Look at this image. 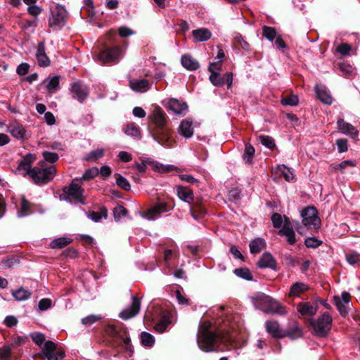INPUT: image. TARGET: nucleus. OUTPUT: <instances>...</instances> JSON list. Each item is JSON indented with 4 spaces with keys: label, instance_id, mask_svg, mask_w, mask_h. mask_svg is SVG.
Here are the masks:
<instances>
[{
    "label": "nucleus",
    "instance_id": "nucleus-1",
    "mask_svg": "<svg viewBox=\"0 0 360 360\" xmlns=\"http://www.w3.org/2000/svg\"><path fill=\"white\" fill-rule=\"evenodd\" d=\"M204 328H202L197 335V343L199 348L205 352H210L217 350V343L223 342L219 335L208 329L210 323H204Z\"/></svg>",
    "mask_w": 360,
    "mask_h": 360
},
{
    "label": "nucleus",
    "instance_id": "nucleus-2",
    "mask_svg": "<svg viewBox=\"0 0 360 360\" xmlns=\"http://www.w3.org/2000/svg\"><path fill=\"white\" fill-rule=\"evenodd\" d=\"M56 172L55 166H46V162L41 160L32 167L30 178L37 184H46L53 179Z\"/></svg>",
    "mask_w": 360,
    "mask_h": 360
},
{
    "label": "nucleus",
    "instance_id": "nucleus-3",
    "mask_svg": "<svg viewBox=\"0 0 360 360\" xmlns=\"http://www.w3.org/2000/svg\"><path fill=\"white\" fill-rule=\"evenodd\" d=\"M84 188H82L81 179H75L68 187L63 189L60 199L70 203L84 204Z\"/></svg>",
    "mask_w": 360,
    "mask_h": 360
},
{
    "label": "nucleus",
    "instance_id": "nucleus-4",
    "mask_svg": "<svg viewBox=\"0 0 360 360\" xmlns=\"http://www.w3.org/2000/svg\"><path fill=\"white\" fill-rule=\"evenodd\" d=\"M255 304L258 309L266 313L284 315L287 312L285 308L278 301L264 294L259 295Z\"/></svg>",
    "mask_w": 360,
    "mask_h": 360
},
{
    "label": "nucleus",
    "instance_id": "nucleus-5",
    "mask_svg": "<svg viewBox=\"0 0 360 360\" xmlns=\"http://www.w3.org/2000/svg\"><path fill=\"white\" fill-rule=\"evenodd\" d=\"M51 15L49 18V26L52 29L62 28L67 20L68 12L61 5L56 4L50 8Z\"/></svg>",
    "mask_w": 360,
    "mask_h": 360
},
{
    "label": "nucleus",
    "instance_id": "nucleus-6",
    "mask_svg": "<svg viewBox=\"0 0 360 360\" xmlns=\"http://www.w3.org/2000/svg\"><path fill=\"white\" fill-rule=\"evenodd\" d=\"M174 207V205L173 203L158 201L144 212L142 217L148 220L154 221L160 218L162 214L173 210Z\"/></svg>",
    "mask_w": 360,
    "mask_h": 360
},
{
    "label": "nucleus",
    "instance_id": "nucleus-7",
    "mask_svg": "<svg viewBox=\"0 0 360 360\" xmlns=\"http://www.w3.org/2000/svg\"><path fill=\"white\" fill-rule=\"evenodd\" d=\"M302 223L308 229L317 230L321 226L318 211L314 207H307L301 212Z\"/></svg>",
    "mask_w": 360,
    "mask_h": 360
},
{
    "label": "nucleus",
    "instance_id": "nucleus-8",
    "mask_svg": "<svg viewBox=\"0 0 360 360\" xmlns=\"http://www.w3.org/2000/svg\"><path fill=\"white\" fill-rule=\"evenodd\" d=\"M65 351L62 348L57 347L53 341L47 340L41 348V358L47 360H58L64 358Z\"/></svg>",
    "mask_w": 360,
    "mask_h": 360
},
{
    "label": "nucleus",
    "instance_id": "nucleus-9",
    "mask_svg": "<svg viewBox=\"0 0 360 360\" xmlns=\"http://www.w3.org/2000/svg\"><path fill=\"white\" fill-rule=\"evenodd\" d=\"M315 333L319 336H326L330 330L332 317L328 313H324L316 321L311 323Z\"/></svg>",
    "mask_w": 360,
    "mask_h": 360
},
{
    "label": "nucleus",
    "instance_id": "nucleus-10",
    "mask_svg": "<svg viewBox=\"0 0 360 360\" xmlns=\"http://www.w3.org/2000/svg\"><path fill=\"white\" fill-rule=\"evenodd\" d=\"M124 51L119 46L107 48L98 54V59L104 63H117L123 56Z\"/></svg>",
    "mask_w": 360,
    "mask_h": 360
},
{
    "label": "nucleus",
    "instance_id": "nucleus-11",
    "mask_svg": "<svg viewBox=\"0 0 360 360\" xmlns=\"http://www.w3.org/2000/svg\"><path fill=\"white\" fill-rule=\"evenodd\" d=\"M37 160L34 154L27 153L19 162L16 168V172L19 174L26 176L27 175L31 176L32 164Z\"/></svg>",
    "mask_w": 360,
    "mask_h": 360
},
{
    "label": "nucleus",
    "instance_id": "nucleus-12",
    "mask_svg": "<svg viewBox=\"0 0 360 360\" xmlns=\"http://www.w3.org/2000/svg\"><path fill=\"white\" fill-rule=\"evenodd\" d=\"M70 93L72 97L82 103L89 95L87 87L80 82H75L71 84Z\"/></svg>",
    "mask_w": 360,
    "mask_h": 360
},
{
    "label": "nucleus",
    "instance_id": "nucleus-13",
    "mask_svg": "<svg viewBox=\"0 0 360 360\" xmlns=\"http://www.w3.org/2000/svg\"><path fill=\"white\" fill-rule=\"evenodd\" d=\"M337 127L338 131L341 134L349 136L352 139H357L359 131L352 124L345 122L343 119H338Z\"/></svg>",
    "mask_w": 360,
    "mask_h": 360
},
{
    "label": "nucleus",
    "instance_id": "nucleus-14",
    "mask_svg": "<svg viewBox=\"0 0 360 360\" xmlns=\"http://www.w3.org/2000/svg\"><path fill=\"white\" fill-rule=\"evenodd\" d=\"M141 301L136 297H132L131 304L120 313V317L124 320L134 317L140 311Z\"/></svg>",
    "mask_w": 360,
    "mask_h": 360
},
{
    "label": "nucleus",
    "instance_id": "nucleus-15",
    "mask_svg": "<svg viewBox=\"0 0 360 360\" xmlns=\"http://www.w3.org/2000/svg\"><path fill=\"white\" fill-rule=\"evenodd\" d=\"M168 108L174 114L185 115L188 110V105L185 102L176 98H171L168 101Z\"/></svg>",
    "mask_w": 360,
    "mask_h": 360
},
{
    "label": "nucleus",
    "instance_id": "nucleus-16",
    "mask_svg": "<svg viewBox=\"0 0 360 360\" xmlns=\"http://www.w3.org/2000/svg\"><path fill=\"white\" fill-rule=\"evenodd\" d=\"M279 234L285 236L290 245H293L296 243L295 233L288 218H285V223L282 229H280Z\"/></svg>",
    "mask_w": 360,
    "mask_h": 360
},
{
    "label": "nucleus",
    "instance_id": "nucleus-17",
    "mask_svg": "<svg viewBox=\"0 0 360 360\" xmlns=\"http://www.w3.org/2000/svg\"><path fill=\"white\" fill-rule=\"evenodd\" d=\"M266 332L273 338L285 337V330H281L279 323L276 321H267L265 323Z\"/></svg>",
    "mask_w": 360,
    "mask_h": 360
},
{
    "label": "nucleus",
    "instance_id": "nucleus-18",
    "mask_svg": "<svg viewBox=\"0 0 360 360\" xmlns=\"http://www.w3.org/2000/svg\"><path fill=\"white\" fill-rule=\"evenodd\" d=\"M297 309L302 316H314L318 309L316 303L300 302L297 304Z\"/></svg>",
    "mask_w": 360,
    "mask_h": 360
},
{
    "label": "nucleus",
    "instance_id": "nucleus-19",
    "mask_svg": "<svg viewBox=\"0 0 360 360\" xmlns=\"http://www.w3.org/2000/svg\"><path fill=\"white\" fill-rule=\"evenodd\" d=\"M181 63L182 66L188 71H195L200 67L198 61L188 53L181 56Z\"/></svg>",
    "mask_w": 360,
    "mask_h": 360
},
{
    "label": "nucleus",
    "instance_id": "nucleus-20",
    "mask_svg": "<svg viewBox=\"0 0 360 360\" xmlns=\"http://www.w3.org/2000/svg\"><path fill=\"white\" fill-rule=\"evenodd\" d=\"M129 86L134 91L144 93L146 92L151 86L148 79H133L130 81Z\"/></svg>",
    "mask_w": 360,
    "mask_h": 360
},
{
    "label": "nucleus",
    "instance_id": "nucleus-21",
    "mask_svg": "<svg viewBox=\"0 0 360 360\" xmlns=\"http://www.w3.org/2000/svg\"><path fill=\"white\" fill-rule=\"evenodd\" d=\"M35 56L40 66L47 67L50 65V60L45 53V44L44 42L38 44Z\"/></svg>",
    "mask_w": 360,
    "mask_h": 360
},
{
    "label": "nucleus",
    "instance_id": "nucleus-22",
    "mask_svg": "<svg viewBox=\"0 0 360 360\" xmlns=\"http://www.w3.org/2000/svg\"><path fill=\"white\" fill-rule=\"evenodd\" d=\"M154 139L157 141L160 144L165 148H171L172 147V141L169 137V129H165L162 131H155V135L154 136Z\"/></svg>",
    "mask_w": 360,
    "mask_h": 360
},
{
    "label": "nucleus",
    "instance_id": "nucleus-23",
    "mask_svg": "<svg viewBox=\"0 0 360 360\" xmlns=\"http://www.w3.org/2000/svg\"><path fill=\"white\" fill-rule=\"evenodd\" d=\"M152 120L155 125V131H164L167 129L166 127V118L165 114L160 111H155L153 114Z\"/></svg>",
    "mask_w": 360,
    "mask_h": 360
},
{
    "label": "nucleus",
    "instance_id": "nucleus-24",
    "mask_svg": "<svg viewBox=\"0 0 360 360\" xmlns=\"http://www.w3.org/2000/svg\"><path fill=\"white\" fill-rule=\"evenodd\" d=\"M193 122L190 119L184 120L179 127V133L186 139L191 138L193 134Z\"/></svg>",
    "mask_w": 360,
    "mask_h": 360
},
{
    "label": "nucleus",
    "instance_id": "nucleus-25",
    "mask_svg": "<svg viewBox=\"0 0 360 360\" xmlns=\"http://www.w3.org/2000/svg\"><path fill=\"white\" fill-rule=\"evenodd\" d=\"M8 131L15 138L22 139L25 137V129L24 127L18 122H13L8 125Z\"/></svg>",
    "mask_w": 360,
    "mask_h": 360
},
{
    "label": "nucleus",
    "instance_id": "nucleus-26",
    "mask_svg": "<svg viewBox=\"0 0 360 360\" xmlns=\"http://www.w3.org/2000/svg\"><path fill=\"white\" fill-rule=\"evenodd\" d=\"M192 36L195 42H202L210 39L212 32L207 28H199L192 31Z\"/></svg>",
    "mask_w": 360,
    "mask_h": 360
},
{
    "label": "nucleus",
    "instance_id": "nucleus-27",
    "mask_svg": "<svg viewBox=\"0 0 360 360\" xmlns=\"http://www.w3.org/2000/svg\"><path fill=\"white\" fill-rule=\"evenodd\" d=\"M257 265L260 268H270L275 269L276 263L273 256L270 253L265 252L260 257L257 262Z\"/></svg>",
    "mask_w": 360,
    "mask_h": 360
},
{
    "label": "nucleus",
    "instance_id": "nucleus-28",
    "mask_svg": "<svg viewBox=\"0 0 360 360\" xmlns=\"http://www.w3.org/2000/svg\"><path fill=\"white\" fill-rule=\"evenodd\" d=\"M309 289L307 284L302 282H296L293 283L289 292L290 297H300L301 294L307 292Z\"/></svg>",
    "mask_w": 360,
    "mask_h": 360
},
{
    "label": "nucleus",
    "instance_id": "nucleus-29",
    "mask_svg": "<svg viewBox=\"0 0 360 360\" xmlns=\"http://www.w3.org/2000/svg\"><path fill=\"white\" fill-rule=\"evenodd\" d=\"M176 192L178 197L181 200L188 204L191 203L192 200H193V193L190 188L179 186L176 188Z\"/></svg>",
    "mask_w": 360,
    "mask_h": 360
},
{
    "label": "nucleus",
    "instance_id": "nucleus-30",
    "mask_svg": "<svg viewBox=\"0 0 360 360\" xmlns=\"http://www.w3.org/2000/svg\"><path fill=\"white\" fill-rule=\"evenodd\" d=\"M249 247L252 254H257L265 248L266 242L262 238H257L250 243Z\"/></svg>",
    "mask_w": 360,
    "mask_h": 360
},
{
    "label": "nucleus",
    "instance_id": "nucleus-31",
    "mask_svg": "<svg viewBox=\"0 0 360 360\" xmlns=\"http://www.w3.org/2000/svg\"><path fill=\"white\" fill-rule=\"evenodd\" d=\"M316 92L319 99L323 103L330 105L333 102V98L325 89L316 86Z\"/></svg>",
    "mask_w": 360,
    "mask_h": 360
},
{
    "label": "nucleus",
    "instance_id": "nucleus-32",
    "mask_svg": "<svg viewBox=\"0 0 360 360\" xmlns=\"http://www.w3.org/2000/svg\"><path fill=\"white\" fill-rule=\"evenodd\" d=\"M44 82L49 94L55 93L59 89V77L57 76H53L45 80Z\"/></svg>",
    "mask_w": 360,
    "mask_h": 360
},
{
    "label": "nucleus",
    "instance_id": "nucleus-33",
    "mask_svg": "<svg viewBox=\"0 0 360 360\" xmlns=\"http://www.w3.org/2000/svg\"><path fill=\"white\" fill-rule=\"evenodd\" d=\"M72 240L69 237H60L53 240L50 243V247L53 249H60L70 243H72Z\"/></svg>",
    "mask_w": 360,
    "mask_h": 360
},
{
    "label": "nucleus",
    "instance_id": "nucleus-34",
    "mask_svg": "<svg viewBox=\"0 0 360 360\" xmlns=\"http://www.w3.org/2000/svg\"><path fill=\"white\" fill-rule=\"evenodd\" d=\"M13 297L18 301H24L28 300L32 295V292L23 288L12 292Z\"/></svg>",
    "mask_w": 360,
    "mask_h": 360
},
{
    "label": "nucleus",
    "instance_id": "nucleus-35",
    "mask_svg": "<svg viewBox=\"0 0 360 360\" xmlns=\"http://www.w3.org/2000/svg\"><path fill=\"white\" fill-rule=\"evenodd\" d=\"M104 155V150L103 148H97L89 153L84 160L88 162H94L103 158Z\"/></svg>",
    "mask_w": 360,
    "mask_h": 360
},
{
    "label": "nucleus",
    "instance_id": "nucleus-36",
    "mask_svg": "<svg viewBox=\"0 0 360 360\" xmlns=\"http://www.w3.org/2000/svg\"><path fill=\"white\" fill-rule=\"evenodd\" d=\"M125 133L128 136L134 137V139H141V133L139 126L136 125L134 123H130L127 125L125 129Z\"/></svg>",
    "mask_w": 360,
    "mask_h": 360
},
{
    "label": "nucleus",
    "instance_id": "nucleus-37",
    "mask_svg": "<svg viewBox=\"0 0 360 360\" xmlns=\"http://www.w3.org/2000/svg\"><path fill=\"white\" fill-rule=\"evenodd\" d=\"M347 262L352 266H360V254L356 251H351L345 254Z\"/></svg>",
    "mask_w": 360,
    "mask_h": 360
},
{
    "label": "nucleus",
    "instance_id": "nucleus-38",
    "mask_svg": "<svg viewBox=\"0 0 360 360\" xmlns=\"http://www.w3.org/2000/svg\"><path fill=\"white\" fill-rule=\"evenodd\" d=\"M285 336L292 340L299 338L302 335V329L296 323H294L288 330L285 331Z\"/></svg>",
    "mask_w": 360,
    "mask_h": 360
},
{
    "label": "nucleus",
    "instance_id": "nucleus-39",
    "mask_svg": "<svg viewBox=\"0 0 360 360\" xmlns=\"http://www.w3.org/2000/svg\"><path fill=\"white\" fill-rule=\"evenodd\" d=\"M277 171L281 172L283 176L284 179L287 181H292L294 180V174L290 168L285 166L284 165H278L277 167Z\"/></svg>",
    "mask_w": 360,
    "mask_h": 360
},
{
    "label": "nucleus",
    "instance_id": "nucleus-40",
    "mask_svg": "<svg viewBox=\"0 0 360 360\" xmlns=\"http://www.w3.org/2000/svg\"><path fill=\"white\" fill-rule=\"evenodd\" d=\"M116 179V184L117 186L124 191H129L131 189V185L129 181L120 174H115Z\"/></svg>",
    "mask_w": 360,
    "mask_h": 360
},
{
    "label": "nucleus",
    "instance_id": "nucleus-41",
    "mask_svg": "<svg viewBox=\"0 0 360 360\" xmlns=\"http://www.w3.org/2000/svg\"><path fill=\"white\" fill-rule=\"evenodd\" d=\"M257 139L263 146L269 149L273 150L276 147L274 139L269 136L260 135Z\"/></svg>",
    "mask_w": 360,
    "mask_h": 360
},
{
    "label": "nucleus",
    "instance_id": "nucleus-42",
    "mask_svg": "<svg viewBox=\"0 0 360 360\" xmlns=\"http://www.w3.org/2000/svg\"><path fill=\"white\" fill-rule=\"evenodd\" d=\"M255 150L250 143H245V151L243 154V160L247 163H250L255 155Z\"/></svg>",
    "mask_w": 360,
    "mask_h": 360
},
{
    "label": "nucleus",
    "instance_id": "nucleus-43",
    "mask_svg": "<svg viewBox=\"0 0 360 360\" xmlns=\"http://www.w3.org/2000/svg\"><path fill=\"white\" fill-rule=\"evenodd\" d=\"M31 212L30 203L25 199L22 198L20 210L18 212V217H22L29 214Z\"/></svg>",
    "mask_w": 360,
    "mask_h": 360
},
{
    "label": "nucleus",
    "instance_id": "nucleus-44",
    "mask_svg": "<svg viewBox=\"0 0 360 360\" xmlns=\"http://www.w3.org/2000/svg\"><path fill=\"white\" fill-rule=\"evenodd\" d=\"M141 341L146 347H152L155 343V338L149 333L142 332L141 333Z\"/></svg>",
    "mask_w": 360,
    "mask_h": 360
},
{
    "label": "nucleus",
    "instance_id": "nucleus-45",
    "mask_svg": "<svg viewBox=\"0 0 360 360\" xmlns=\"http://www.w3.org/2000/svg\"><path fill=\"white\" fill-rule=\"evenodd\" d=\"M195 209H193L192 207L190 208V212L192 217L194 219L198 220L206 213V210L200 205H195Z\"/></svg>",
    "mask_w": 360,
    "mask_h": 360
},
{
    "label": "nucleus",
    "instance_id": "nucleus-46",
    "mask_svg": "<svg viewBox=\"0 0 360 360\" xmlns=\"http://www.w3.org/2000/svg\"><path fill=\"white\" fill-rule=\"evenodd\" d=\"M356 163L351 160H344L339 164L331 165L330 167L335 171H340L343 172L344 169L347 167H355Z\"/></svg>",
    "mask_w": 360,
    "mask_h": 360
},
{
    "label": "nucleus",
    "instance_id": "nucleus-47",
    "mask_svg": "<svg viewBox=\"0 0 360 360\" xmlns=\"http://www.w3.org/2000/svg\"><path fill=\"white\" fill-rule=\"evenodd\" d=\"M235 274L243 279L250 281L252 279V276L250 270L247 268H239L234 270Z\"/></svg>",
    "mask_w": 360,
    "mask_h": 360
},
{
    "label": "nucleus",
    "instance_id": "nucleus-48",
    "mask_svg": "<svg viewBox=\"0 0 360 360\" xmlns=\"http://www.w3.org/2000/svg\"><path fill=\"white\" fill-rule=\"evenodd\" d=\"M339 67L340 71L345 75V77H350L355 75L354 68L348 63H340Z\"/></svg>",
    "mask_w": 360,
    "mask_h": 360
},
{
    "label": "nucleus",
    "instance_id": "nucleus-49",
    "mask_svg": "<svg viewBox=\"0 0 360 360\" xmlns=\"http://www.w3.org/2000/svg\"><path fill=\"white\" fill-rule=\"evenodd\" d=\"M298 103H299L298 97H297V96L294 95V94L288 96L281 99V104L284 106H286V105L295 106V105H297L298 104Z\"/></svg>",
    "mask_w": 360,
    "mask_h": 360
},
{
    "label": "nucleus",
    "instance_id": "nucleus-50",
    "mask_svg": "<svg viewBox=\"0 0 360 360\" xmlns=\"http://www.w3.org/2000/svg\"><path fill=\"white\" fill-rule=\"evenodd\" d=\"M122 330L123 329H120L115 325H108L105 328V332L108 335L117 339L122 333Z\"/></svg>",
    "mask_w": 360,
    "mask_h": 360
},
{
    "label": "nucleus",
    "instance_id": "nucleus-51",
    "mask_svg": "<svg viewBox=\"0 0 360 360\" xmlns=\"http://www.w3.org/2000/svg\"><path fill=\"white\" fill-rule=\"evenodd\" d=\"M98 174L99 169L97 167H94L86 169L80 179L89 181L90 179H94L95 176H98Z\"/></svg>",
    "mask_w": 360,
    "mask_h": 360
},
{
    "label": "nucleus",
    "instance_id": "nucleus-52",
    "mask_svg": "<svg viewBox=\"0 0 360 360\" xmlns=\"http://www.w3.org/2000/svg\"><path fill=\"white\" fill-rule=\"evenodd\" d=\"M285 218L287 217L285 216L283 217L281 214L277 213L274 214L271 216V221L274 226L277 229H282L285 223Z\"/></svg>",
    "mask_w": 360,
    "mask_h": 360
},
{
    "label": "nucleus",
    "instance_id": "nucleus-53",
    "mask_svg": "<svg viewBox=\"0 0 360 360\" xmlns=\"http://www.w3.org/2000/svg\"><path fill=\"white\" fill-rule=\"evenodd\" d=\"M211 83L215 86H221L225 83V79L221 77L219 73H213L210 76Z\"/></svg>",
    "mask_w": 360,
    "mask_h": 360
},
{
    "label": "nucleus",
    "instance_id": "nucleus-54",
    "mask_svg": "<svg viewBox=\"0 0 360 360\" xmlns=\"http://www.w3.org/2000/svg\"><path fill=\"white\" fill-rule=\"evenodd\" d=\"M127 210L122 205H117L113 210L114 218L116 221H119L122 217L127 215Z\"/></svg>",
    "mask_w": 360,
    "mask_h": 360
},
{
    "label": "nucleus",
    "instance_id": "nucleus-55",
    "mask_svg": "<svg viewBox=\"0 0 360 360\" xmlns=\"http://www.w3.org/2000/svg\"><path fill=\"white\" fill-rule=\"evenodd\" d=\"M263 36L270 41H273L276 38V30L270 27L264 26L262 28Z\"/></svg>",
    "mask_w": 360,
    "mask_h": 360
},
{
    "label": "nucleus",
    "instance_id": "nucleus-56",
    "mask_svg": "<svg viewBox=\"0 0 360 360\" xmlns=\"http://www.w3.org/2000/svg\"><path fill=\"white\" fill-rule=\"evenodd\" d=\"M42 155L45 162L54 163L59 159L58 153L53 152L44 151Z\"/></svg>",
    "mask_w": 360,
    "mask_h": 360
},
{
    "label": "nucleus",
    "instance_id": "nucleus-57",
    "mask_svg": "<svg viewBox=\"0 0 360 360\" xmlns=\"http://www.w3.org/2000/svg\"><path fill=\"white\" fill-rule=\"evenodd\" d=\"M88 217L94 222H99L103 218L106 219L107 214L105 212H98L93 211L89 213Z\"/></svg>",
    "mask_w": 360,
    "mask_h": 360
},
{
    "label": "nucleus",
    "instance_id": "nucleus-58",
    "mask_svg": "<svg viewBox=\"0 0 360 360\" xmlns=\"http://www.w3.org/2000/svg\"><path fill=\"white\" fill-rule=\"evenodd\" d=\"M336 146L340 153H345L348 150V141L346 139H338L336 140Z\"/></svg>",
    "mask_w": 360,
    "mask_h": 360
},
{
    "label": "nucleus",
    "instance_id": "nucleus-59",
    "mask_svg": "<svg viewBox=\"0 0 360 360\" xmlns=\"http://www.w3.org/2000/svg\"><path fill=\"white\" fill-rule=\"evenodd\" d=\"M37 26V19L25 20L24 21L22 28L25 30H30V32H33Z\"/></svg>",
    "mask_w": 360,
    "mask_h": 360
},
{
    "label": "nucleus",
    "instance_id": "nucleus-60",
    "mask_svg": "<svg viewBox=\"0 0 360 360\" xmlns=\"http://www.w3.org/2000/svg\"><path fill=\"white\" fill-rule=\"evenodd\" d=\"M101 318V317L100 316L89 315L82 319V323L84 326H91V324L100 320Z\"/></svg>",
    "mask_w": 360,
    "mask_h": 360
},
{
    "label": "nucleus",
    "instance_id": "nucleus-61",
    "mask_svg": "<svg viewBox=\"0 0 360 360\" xmlns=\"http://www.w3.org/2000/svg\"><path fill=\"white\" fill-rule=\"evenodd\" d=\"M155 170H157L158 172L162 173L169 172L177 169V168L172 165H164L162 164L155 165Z\"/></svg>",
    "mask_w": 360,
    "mask_h": 360
},
{
    "label": "nucleus",
    "instance_id": "nucleus-62",
    "mask_svg": "<svg viewBox=\"0 0 360 360\" xmlns=\"http://www.w3.org/2000/svg\"><path fill=\"white\" fill-rule=\"evenodd\" d=\"M304 244L307 248H316L321 244V241L314 237H309L305 239Z\"/></svg>",
    "mask_w": 360,
    "mask_h": 360
},
{
    "label": "nucleus",
    "instance_id": "nucleus-63",
    "mask_svg": "<svg viewBox=\"0 0 360 360\" xmlns=\"http://www.w3.org/2000/svg\"><path fill=\"white\" fill-rule=\"evenodd\" d=\"M335 305L342 316H346L348 314L349 306V304H346L345 302H341L340 301H336Z\"/></svg>",
    "mask_w": 360,
    "mask_h": 360
},
{
    "label": "nucleus",
    "instance_id": "nucleus-64",
    "mask_svg": "<svg viewBox=\"0 0 360 360\" xmlns=\"http://www.w3.org/2000/svg\"><path fill=\"white\" fill-rule=\"evenodd\" d=\"M11 355V351L8 346L0 348V360H8Z\"/></svg>",
    "mask_w": 360,
    "mask_h": 360
}]
</instances>
